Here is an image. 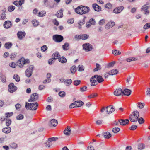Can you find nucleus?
<instances>
[{"label": "nucleus", "mask_w": 150, "mask_h": 150, "mask_svg": "<svg viewBox=\"0 0 150 150\" xmlns=\"http://www.w3.org/2000/svg\"><path fill=\"white\" fill-rule=\"evenodd\" d=\"M96 78L97 79V81L99 83H101L103 82L104 81L103 79L101 76L96 75Z\"/></svg>", "instance_id": "c756f323"}, {"label": "nucleus", "mask_w": 150, "mask_h": 150, "mask_svg": "<svg viewBox=\"0 0 150 150\" xmlns=\"http://www.w3.org/2000/svg\"><path fill=\"white\" fill-rule=\"evenodd\" d=\"M120 130V129L119 128L116 127L113 128L112 129V132L114 133H117Z\"/></svg>", "instance_id": "3c124183"}, {"label": "nucleus", "mask_w": 150, "mask_h": 150, "mask_svg": "<svg viewBox=\"0 0 150 150\" xmlns=\"http://www.w3.org/2000/svg\"><path fill=\"white\" fill-rule=\"evenodd\" d=\"M0 79L2 82L5 83L6 81V77L5 75L2 73H0Z\"/></svg>", "instance_id": "a878e982"}, {"label": "nucleus", "mask_w": 150, "mask_h": 150, "mask_svg": "<svg viewBox=\"0 0 150 150\" xmlns=\"http://www.w3.org/2000/svg\"><path fill=\"white\" fill-rule=\"evenodd\" d=\"M34 68V67L33 66L30 65L27 69L25 71V74L27 77H29L31 76Z\"/></svg>", "instance_id": "39448f33"}, {"label": "nucleus", "mask_w": 150, "mask_h": 150, "mask_svg": "<svg viewBox=\"0 0 150 150\" xmlns=\"http://www.w3.org/2000/svg\"><path fill=\"white\" fill-rule=\"evenodd\" d=\"M63 37L61 35H55L53 36V39L55 42H59L63 40Z\"/></svg>", "instance_id": "423d86ee"}, {"label": "nucleus", "mask_w": 150, "mask_h": 150, "mask_svg": "<svg viewBox=\"0 0 150 150\" xmlns=\"http://www.w3.org/2000/svg\"><path fill=\"white\" fill-rule=\"evenodd\" d=\"M149 7L146 5H144L141 8V10L142 11H144V13L145 14H148L149 11L148 10Z\"/></svg>", "instance_id": "4468645a"}, {"label": "nucleus", "mask_w": 150, "mask_h": 150, "mask_svg": "<svg viewBox=\"0 0 150 150\" xmlns=\"http://www.w3.org/2000/svg\"><path fill=\"white\" fill-rule=\"evenodd\" d=\"M122 91L120 88L116 89L114 91V94L116 96H119L120 95H122Z\"/></svg>", "instance_id": "2eb2a0df"}, {"label": "nucleus", "mask_w": 150, "mask_h": 150, "mask_svg": "<svg viewBox=\"0 0 150 150\" xmlns=\"http://www.w3.org/2000/svg\"><path fill=\"white\" fill-rule=\"evenodd\" d=\"M146 94L147 96L150 97V88H147V91L146 92Z\"/></svg>", "instance_id": "774afa93"}, {"label": "nucleus", "mask_w": 150, "mask_h": 150, "mask_svg": "<svg viewBox=\"0 0 150 150\" xmlns=\"http://www.w3.org/2000/svg\"><path fill=\"white\" fill-rule=\"evenodd\" d=\"M96 75L92 76L90 79V82L91 83V86H93L97 84Z\"/></svg>", "instance_id": "6e6552de"}, {"label": "nucleus", "mask_w": 150, "mask_h": 150, "mask_svg": "<svg viewBox=\"0 0 150 150\" xmlns=\"http://www.w3.org/2000/svg\"><path fill=\"white\" fill-rule=\"evenodd\" d=\"M71 129L67 126V128L64 130V134L67 136H69L71 133Z\"/></svg>", "instance_id": "f3484780"}, {"label": "nucleus", "mask_w": 150, "mask_h": 150, "mask_svg": "<svg viewBox=\"0 0 150 150\" xmlns=\"http://www.w3.org/2000/svg\"><path fill=\"white\" fill-rule=\"evenodd\" d=\"M38 106V104L37 102L28 103L26 102L25 107L27 109L35 110L37 108Z\"/></svg>", "instance_id": "7ed1b4c3"}, {"label": "nucleus", "mask_w": 150, "mask_h": 150, "mask_svg": "<svg viewBox=\"0 0 150 150\" xmlns=\"http://www.w3.org/2000/svg\"><path fill=\"white\" fill-rule=\"evenodd\" d=\"M58 60L59 62L62 63H65L67 62L66 59L64 57H62L59 58Z\"/></svg>", "instance_id": "b1692460"}, {"label": "nucleus", "mask_w": 150, "mask_h": 150, "mask_svg": "<svg viewBox=\"0 0 150 150\" xmlns=\"http://www.w3.org/2000/svg\"><path fill=\"white\" fill-rule=\"evenodd\" d=\"M89 35L87 34H83L81 35V39L82 40H86L89 37Z\"/></svg>", "instance_id": "de8ad7c7"}, {"label": "nucleus", "mask_w": 150, "mask_h": 150, "mask_svg": "<svg viewBox=\"0 0 150 150\" xmlns=\"http://www.w3.org/2000/svg\"><path fill=\"white\" fill-rule=\"evenodd\" d=\"M15 9V7L13 6H9L8 8V10L9 11L11 12L13 11Z\"/></svg>", "instance_id": "6e6d98bb"}, {"label": "nucleus", "mask_w": 150, "mask_h": 150, "mask_svg": "<svg viewBox=\"0 0 150 150\" xmlns=\"http://www.w3.org/2000/svg\"><path fill=\"white\" fill-rule=\"evenodd\" d=\"M74 102H76V104L77 105H76V107H78L82 106L84 104V103L81 101H75Z\"/></svg>", "instance_id": "473e14b6"}, {"label": "nucleus", "mask_w": 150, "mask_h": 150, "mask_svg": "<svg viewBox=\"0 0 150 150\" xmlns=\"http://www.w3.org/2000/svg\"><path fill=\"white\" fill-rule=\"evenodd\" d=\"M78 70L79 71H82L84 70V68L83 65H79L78 66Z\"/></svg>", "instance_id": "0e129e2a"}, {"label": "nucleus", "mask_w": 150, "mask_h": 150, "mask_svg": "<svg viewBox=\"0 0 150 150\" xmlns=\"http://www.w3.org/2000/svg\"><path fill=\"white\" fill-rule=\"evenodd\" d=\"M18 147V145L17 144L15 143H13L11 145V148L13 149H15Z\"/></svg>", "instance_id": "bf43d9fd"}, {"label": "nucleus", "mask_w": 150, "mask_h": 150, "mask_svg": "<svg viewBox=\"0 0 150 150\" xmlns=\"http://www.w3.org/2000/svg\"><path fill=\"white\" fill-rule=\"evenodd\" d=\"M87 87L86 86H84L80 88V90L81 92H84L87 91Z\"/></svg>", "instance_id": "09e8293b"}, {"label": "nucleus", "mask_w": 150, "mask_h": 150, "mask_svg": "<svg viewBox=\"0 0 150 150\" xmlns=\"http://www.w3.org/2000/svg\"><path fill=\"white\" fill-rule=\"evenodd\" d=\"M76 71V67L75 65H73L70 68V71L71 73L74 74Z\"/></svg>", "instance_id": "f704fd0d"}, {"label": "nucleus", "mask_w": 150, "mask_h": 150, "mask_svg": "<svg viewBox=\"0 0 150 150\" xmlns=\"http://www.w3.org/2000/svg\"><path fill=\"white\" fill-rule=\"evenodd\" d=\"M50 122L51 125L54 127L56 126L58 124L57 121L54 119L51 120Z\"/></svg>", "instance_id": "72a5a7b5"}, {"label": "nucleus", "mask_w": 150, "mask_h": 150, "mask_svg": "<svg viewBox=\"0 0 150 150\" xmlns=\"http://www.w3.org/2000/svg\"><path fill=\"white\" fill-rule=\"evenodd\" d=\"M56 59H55V58L54 57H52V58L48 60V64L50 65L52 64V63H54V61Z\"/></svg>", "instance_id": "79ce46f5"}, {"label": "nucleus", "mask_w": 150, "mask_h": 150, "mask_svg": "<svg viewBox=\"0 0 150 150\" xmlns=\"http://www.w3.org/2000/svg\"><path fill=\"white\" fill-rule=\"evenodd\" d=\"M149 28H150V23H146L143 27V28L145 30Z\"/></svg>", "instance_id": "603ef678"}, {"label": "nucleus", "mask_w": 150, "mask_h": 150, "mask_svg": "<svg viewBox=\"0 0 150 150\" xmlns=\"http://www.w3.org/2000/svg\"><path fill=\"white\" fill-rule=\"evenodd\" d=\"M3 25L5 28L8 29L11 27V23L10 21H7L4 22Z\"/></svg>", "instance_id": "dca6fc26"}, {"label": "nucleus", "mask_w": 150, "mask_h": 150, "mask_svg": "<svg viewBox=\"0 0 150 150\" xmlns=\"http://www.w3.org/2000/svg\"><path fill=\"white\" fill-rule=\"evenodd\" d=\"M112 52L113 54L115 55H119L121 54V52L117 50H112Z\"/></svg>", "instance_id": "a19ab883"}, {"label": "nucleus", "mask_w": 150, "mask_h": 150, "mask_svg": "<svg viewBox=\"0 0 150 150\" xmlns=\"http://www.w3.org/2000/svg\"><path fill=\"white\" fill-rule=\"evenodd\" d=\"M52 57H54L55 59H58L59 57H60V55L58 52H56L52 54Z\"/></svg>", "instance_id": "c9c22d12"}, {"label": "nucleus", "mask_w": 150, "mask_h": 150, "mask_svg": "<svg viewBox=\"0 0 150 150\" xmlns=\"http://www.w3.org/2000/svg\"><path fill=\"white\" fill-rule=\"evenodd\" d=\"M89 23H90L92 25H94L95 24L96 22L95 20L93 18H91L88 21Z\"/></svg>", "instance_id": "680f3d73"}, {"label": "nucleus", "mask_w": 150, "mask_h": 150, "mask_svg": "<svg viewBox=\"0 0 150 150\" xmlns=\"http://www.w3.org/2000/svg\"><path fill=\"white\" fill-rule=\"evenodd\" d=\"M13 78L17 82L19 81H20V78L19 76L17 74L14 75L13 76Z\"/></svg>", "instance_id": "8fccbe9b"}, {"label": "nucleus", "mask_w": 150, "mask_h": 150, "mask_svg": "<svg viewBox=\"0 0 150 150\" xmlns=\"http://www.w3.org/2000/svg\"><path fill=\"white\" fill-rule=\"evenodd\" d=\"M119 122L120 125H125L127 124L129 122V120L128 119L125 120L120 119L119 120Z\"/></svg>", "instance_id": "a211bd4d"}, {"label": "nucleus", "mask_w": 150, "mask_h": 150, "mask_svg": "<svg viewBox=\"0 0 150 150\" xmlns=\"http://www.w3.org/2000/svg\"><path fill=\"white\" fill-rule=\"evenodd\" d=\"M23 117L24 116L23 115L20 114L16 117V119L17 120H20L23 119Z\"/></svg>", "instance_id": "e2e57ef3"}, {"label": "nucleus", "mask_w": 150, "mask_h": 150, "mask_svg": "<svg viewBox=\"0 0 150 150\" xmlns=\"http://www.w3.org/2000/svg\"><path fill=\"white\" fill-rule=\"evenodd\" d=\"M29 63V60L28 59H25L24 58H22L17 62V65L21 68L24 65L28 64Z\"/></svg>", "instance_id": "20e7f679"}, {"label": "nucleus", "mask_w": 150, "mask_h": 150, "mask_svg": "<svg viewBox=\"0 0 150 150\" xmlns=\"http://www.w3.org/2000/svg\"><path fill=\"white\" fill-rule=\"evenodd\" d=\"M81 81L79 80H75L73 82V83L75 86H77L81 83Z\"/></svg>", "instance_id": "49530a36"}, {"label": "nucleus", "mask_w": 150, "mask_h": 150, "mask_svg": "<svg viewBox=\"0 0 150 150\" xmlns=\"http://www.w3.org/2000/svg\"><path fill=\"white\" fill-rule=\"evenodd\" d=\"M112 6V4L110 3H107L105 6V8L109 9L111 8Z\"/></svg>", "instance_id": "052dcab7"}, {"label": "nucleus", "mask_w": 150, "mask_h": 150, "mask_svg": "<svg viewBox=\"0 0 150 150\" xmlns=\"http://www.w3.org/2000/svg\"><path fill=\"white\" fill-rule=\"evenodd\" d=\"M139 117V113L137 111H134L130 115L129 119L131 122H135L137 121Z\"/></svg>", "instance_id": "f03ea898"}, {"label": "nucleus", "mask_w": 150, "mask_h": 150, "mask_svg": "<svg viewBox=\"0 0 150 150\" xmlns=\"http://www.w3.org/2000/svg\"><path fill=\"white\" fill-rule=\"evenodd\" d=\"M76 102H74L73 103L71 104L69 106V108L70 109L74 108L75 107H76V105H77L76 104Z\"/></svg>", "instance_id": "864d4df0"}, {"label": "nucleus", "mask_w": 150, "mask_h": 150, "mask_svg": "<svg viewBox=\"0 0 150 150\" xmlns=\"http://www.w3.org/2000/svg\"><path fill=\"white\" fill-rule=\"evenodd\" d=\"M17 35L19 39L22 40L25 36L26 33L25 32L19 31L17 33Z\"/></svg>", "instance_id": "f8f14e48"}, {"label": "nucleus", "mask_w": 150, "mask_h": 150, "mask_svg": "<svg viewBox=\"0 0 150 150\" xmlns=\"http://www.w3.org/2000/svg\"><path fill=\"white\" fill-rule=\"evenodd\" d=\"M59 96L62 97H63L65 96V93L63 91H60L59 93Z\"/></svg>", "instance_id": "5fc2aeb1"}, {"label": "nucleus", "mask_w": 150, "mask_h": 150, "mask_svg": "<svg viewBox=\"0 0 150 150\" xmlns=\"http://www.w3.org/2000/svg\"><path fill=\"white\" fill-rule=\"evenodd\" d=\"M17 89V87L15 86L14 84L12 83H11L8 85V91L11 93H13Z\"/></svg>", "instance_id": "1a4fd4ad"}, {"label": "nucleus", "mask_w": 150, "mask_h": 150, "mask_svg": "<svg viewBox=\"0 0 150 150\" xmlns=\"http://www.w3.org/2000/svg\"><path fill=\"white\" fill-rule=\"evenodd\" d=\"M96 67L94 69L93 71L94 72L97 71L101 69L100 66L98 64L96 63Z\"/></svg>", "instance_id": "4c0bfd02"}, {"label": "nucleus", "mask_w": 150, "mask_h": 150, "mask_svg": "<svg viewBox=\"0 0 150 150\" xmlns=\"http://www.w3.org/2000/svg\"><path fill=\"white\" fill-rule=\"evenodd\" d=\"M137 59L136 58H133V57H132V58H129L127 59H126V60L128 62H130L131 61H135L137 60Z\"/></svg>", "instance_id": "4d7b16f0"}, {"label": "nucleus", "mask_w": 150, "mask_h": 150, "mask_svg": "<svg viewBox=\"0 0 150 150\" xmlns=\"http://www.w3.org/2000/svg\"><path fill=\"white\" fill-rule=\"evenodd\" d=\"M12 45V44L11 42H8L5 43L4 47L8 49L11 47Z\"/></svg>", "instance_id": "c85d7f7f"}, {"label": "nucleus", "mask_w": 150, "mask_h": 150, "mask_svg": "<svg viewBox=\"0 0 150 150\" xmlns=\"http://www.w3.org/2000/svg\"><path fill=\"white\" fill-rule=\"evenodd\" d=\"M137 106L139 108L142 109L144 107V104L141 102H139L137 103Z\"/></svg>", "instance_id": "37998d69"}, {"label": "nucleus", "mask_w": 150, "mask_h": 150, "mask_svg": "<svg viewBox=\"0 0 150 150\" xmlns=\"http://www.w3.org/2000/svg\"><path fill=\"white\" fill-rule=\"evenodd\" d=\"M75 10L77 13L82 15L88 13L89 11V8L85 6H80L76 8Z\"/></svg>", "instance_id": "f257e3e1"}, {"label": "nucleus", "mask_w": 150, "mask_h": 150, "mask_svg": "<svg viewBox=\"0 0 150 150\" xmlns=\"http://www.w3.org/2000/svg\"><path fill=\"white\" fill-rule=\"evenodd\" d=\"M63 12V10L62 9H61L56 13L55 15L58 18H62L63 16V15L62 13Z\"/></svg>", "instance_id": "412c9836"}, {"label": "nucleus", "mask_w": 150, "mask_h": 150, "mask_svg": "<svg viewBox=\"0 0 150 150\" xmlns=\"http://www.w3.org/2000/svg\"><path fill=\"white\" fill-rule=\"evenodd\" d=\"M124 7L123 6L117 7L115 8L113 12L115 13H120L124 9Z\"/></svg>", "instance_id": "ddd939ff"}, {"label": "nucleus", "mask_w": 150, "mask_h": 150, "mask_svg": "<svg viewBox=\"0 0 150 150\" xmlns=\"http://www.w3.org/2000/svg\"><path fill=\"white\" fill-rule=\"evenodd\" d=\"M115 25L114 22H110L108 23L106 25L105 28L107 29H109L110 28L113 27Z\"/></svg>", "instance_id": "4be33fe9"}, {"label": "nucleus", "mask_w": 150, "mask_h": 150, "mask_svg": "<svg viewBox=\"0 0 150 150\" xmlns=\"http://www.w3.org/2000/svg\"><path fill=\"white\" fill-rule=\"evenodd\" d=\"M137 121H138L139 123L140 124H142L144 122V120L142 117H140L139 119H138Z\"/></svg>", "instance_id": "338daca9"}, {"label": "nucleus", "mask_w": 150, "mask_h": 150, "mask_svg": "<svg viewBox=\"0 0 150 150\" xmlns=\"http://www.w3.org/2000/svg\"><path fill=\"white\" fill-rule=\"evenodd\" d=\"M118 71L117 69H113L109 71V74L110 75H113L117 74Z\"/></svg>", "instance_id": "cd10ccee"}, {"label": "nucleus", "mask_w": 150, "mask_h": 150, "mask_svg": "<svg viewBox=\"0 0 150 150\" xmlns=\"http://www.w3.org/2000/svg\"><path fill=\"white\" fill-rule=\"evenodd\" d=\"M145 147V144L143 143L139 144L138 145V149L139 150H142Z\"/></svg>", "instance_id": "7c9ffc66"}, {"label": "nucleus", "mask_w": 150, "mask_h": 150, "mask_svg": "<svg viewBox=\"0 0 150 150\" xmlns=\"http://www.w3.org/2000/svg\"><path fill=\"white\" fill-rule=\"evenodd\" d=\"M47 49V46L46 45H44L42 46L41 47V50L43 52H45Z\"/></svg>", "instance_id": "69168bd1"}, {"label": "nucleus", "mask_w": 150, "mask_h": 150, "mask_svg": "<svg viewBox=\"0 0 150 150\" xmlns=\"http://www.w3.org/2000/svg\"><path fill=\"white\" fill-rule=\"evenodd\" d=\"M32 23L34 26H37L39 25V23L36 20H34L32 21Z\"/></svg>", "instance_id": "a18cd8bd"}, {"label": "nucleus", "mask_w": 150, "mask_h": 150, "mask_svg": "<svg viewBox=\"0 0 150 150\" xmlns=\"http://www.w3.org/2000/svg\"><path fill=\"white\" fill-rule=\"evenodd\" d=\"M97 96V94L96 93H93L91 94L88 96V98H93L94 97H96Z\"/></svg>", "instance_id": "13d9d810"}, {"label": "nucleus", "mask_w": 150, "mask_h": 150, "mask_svg": "<svg viewBox=\"0 0 150 150\" xmlns=\"http://www.w3.org/2000/svg\"><path fill=\"white\" fill-rule=\"evenodd\" d=\"M103 135L105 138L108 139H109L111 136V134L109 132H104L103 134Z\"/></svg>", "instance_id": "393cba45"}, {"label": "nucleus", "mask_w": 150, "mask_h": 150, "mask_svg": "<svg viewBox=\"0 0 150 150\" xmlns=\"http://www.w3.org/2000/svg\"><path fill=\"white\" fill-rule=\"evenodd\" d=\"M83 48L86 51H90L92 49V45L89 43H86L83 44L82 45Z\"/></svg>", "instance_id": "0eeeda50"}, {"label": "nucleus", "mask_w": 150, "mask_h": 150, "mask_svg": "<svg viewBox=\"0 0 150 150\" xmlns=\"http://www.w3.org/2000/svg\"><path fill=\"white\" fill-rule=\"evenodd\" d=\"M115 110V108L113 107V106H109L106 108V113L110 114L112 113Z\"/></svg>", "instance_id": "9d476101"}, {"label": "nucleus", "mask_w": 150, "mask_h": 150, "mask_svg": "<svg viewBox=\"0 0 150 150\" xmlns=\"http://www.w3.org/2000/svg\"><path fill=\"white\" fill-rule=\"evenodd\" d=\"M3 11V13H2L0 15L1 17V19H4L6 18V14L5 13H4L5 12L6 10H2Z\"/></svg>", "instance_id": "ea45409f"}, {"label": "nucleus", "mask_w": 150, "mask_h": 150, "mask_svg": "<svg viewBox=\"0 0 150 150\" xmlns=\"http://www.w3.org/2000/svg\"><path fill=\"white\" fill-rule=\"evenodd\" d=\"M46 12L45 11H40L38 14V16L40 17H42L45 15Z\"/></svg>", "instance_id": "c03bdc74"}, {"label": "nucleus", "mask_w": 150, "mask_h": 150, "mask_svg": "<svg viewBox=\"0 0 150 150\" xmlns=\"http://www.w3.org/2000/svg\"><path fill=\"white\" fill-rule=\"evenodd\" d=\"M45 144L46 145V146L48 148L52 144V143L49 139L46 141L45 143Z\"/></svg>", "instance_id": "58836bf2"}, {"label": "nucleus", "mask_w": 150, "mask_h": 150, "mask_svg": "<svg viewBox=\"0 0 150 150\" xmlns=\"http://www.w3.org/2000/svg\"><path fill=\"white\" fill-rule=\"evenodd\" d=\"M131 91L128 89H125L122 91V95H124L127 96L130 95L131 93Z\"/></svg>", "instance_id": "aec40b11"}, {"label": "nucleus", "mask_w": 150, "mask_h": 150, "mask_svg": "<svg viewBox=\"0 0 150 150\" xmlns=\"http://www.w3.org/2000/svg\"><path fill=\"white\" fill-rule=\"evenodd\" d=\"M38 98V95L37 93L32 94L31 96V98L29 99V102H32L35 101Z\"/></svg>", "instance_id": "9b49d317"}, {"label": "nucleus", "mask_w": 150, "mask_h": 150, "mask_svg": "<svg viewBox=\"0 0 150 150\" xmlns=\"http://www.w3.org/2000/svg\"><path fill=\"white\" fill-rule=\"evenodd\" d=\"M72 81L70 79H67L64 81V83L66 86H69L71 85Z\"/></svg>", "instance_id": "bb28decb"}, {"label": "nucleus", "mask_w": 150, "mask_h": 150, "mask_svg": "<svg viewBox=\"0 0 150 150\" xmlns=\"http://www.w3.org/2000/svg\"><path fill=\"white\" fill-rule=\"evenodd\" d=\"M2 130L3 132L4 133H8L11 131V129L10 127H6L3 128Z\"/></svg>", "instance_id": "5701e85b"}, {"label": "nucleus", "mask_w": 150, "mask_h": 150, "mask_svg": "<svg viewBox=\"0 0 150 150\" xmlns=\"http://www.w3.org/2000/svg\"><path fill=\"white\" fill-rule=\"evenodd\" d=\"M92 7L95 11H99L101 9V7L96 4H93Z\"/></svg>", "instance_id": "6ab92c4d"}, {"label": "nucleus", "mask_w": 150, "mask_h": 150, "mask_svg": "<svg viewBox=\"0 0 150 150\" xmlns=\"http://www.w3.org/2000/svg\"><path fill=\"white\" fill-rule=\"evenodd\" d=\"M69 44L66 42L62 46V48L64 50H67L69 49Z\"/></svg>", "instance_id": "e433bc0d"}, {"label": "nucleus", "mask_w": 150, "mask_h": 150, "mask_svg": "<svg viewBox=\"0 0 150 150\" xmlns=\"http://www.w3.org/2000/svg\"><path fill=\"white\" fill-rule=\"evenodd\" d=\"M85 23V18H84L82 20H80L79 21L78 23L79 25L78 28L79 29L81 28V26L83 25Z\"/></svg>", "instance_id": "2f4dec72"}]
</instances>
